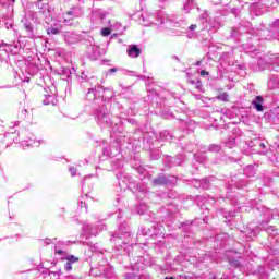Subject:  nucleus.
Masks as SVG:
<instances>
[{
    "label": "nucleus",
    "instance_id": "f257e3e1",
    "mask_svg": "<svg viewBox=\"0 0 279 279\" xmlns=\"http://www.w3.org/2000/svg\"><path fill=\"white\" fill-rule=\"evenodd\" d=\"M96 121L100 128H106V125H110V123H112L110 120V113H108L106 106H101L96 110Z\"/></svg>",
    "mask_w": 279,
    "mask_h": 279
},
{
    "label": "nucleus",
    "instance_id": "f03ea898",
    "mask_svg": "<svg viewBox=\"0 0 279 279\" xmlns=\"http://www.w3.org/2000/svg\"><path fill=\"white\" fill-rule=\"evenodd\" d=\"M175 182H178V179L174 175L159 174L151 181V184L153 186H169V184H175Z\"/></svg>",
    "mask_w": 279,
    "mask_h": 279
},
{
    "label": "nucleus",
    "instance_id": "7ed1b4c3",
    "mask_svg": "<svg viewBox=\"0 0 279 279\" xmlns=\"http://www.w3.org/2000/svg\"><path fill=\"white\" fill-rule=\"evenodd\" d=\"M111 241H113V243H117V245H120L121 241H123L122 243L125 244L128 243L125 242V239H130V231L128 230L126 226L120 227L119 232L111 234Z\"/></svg>",
    "mask_w": 279,
    "mask_h": 279
},
{
    "label": "nucleus",
    "instance_id": "20e7f679",
    "mask_svg": "<svg viewBox=\"0 0 279 279\" xmlns=\"http://www.w3.org/2000/svg\"><path fill=\"white\" fill-rule=\"evenodd\" d=\"M83 14L84 11H82L80 7H74L65 13L63 23H65V25H71L70 22L73 21V19H80V16H83Z\"/></svg>",
    "mask_w": 279,
    "mask_h": 279
},
{
    "label": "nucleus",
    "instance_id": "39448f33",
    "mask_svg": "<svg viewBox=\"0 0 279 279\" xmlns=\"http://www.w3.org/2000/svg\"><path fill=\"white\" fill-rule=\"evenodd\" d=\"M87 51L92 60H97V58L101 57V48L99 46L90 45L88 46Z\"/></svg>",
    "mask_w": 279,
    "mask_h": 279
},
{
    "label": "nucleus",
    "instance_id": "423d86ee",
    "mask_svg": "<svg viewBox=\"0 0 279 279\" xmlns=\"http://www.w3.org/2000/svg\"><path fill=\"white\" fill-rule=\"evenodd\" d=\"M194 186L195 189H203L204 191H208V189H210V178L196 180L194 182Z\"/></svg>",
    "mask_w": 279,
    "mask_h": 279
},
{
    "label": "nucleus",
    "instance_id": "0eeeda50",
    "mask_svg": "<svg viewBox=\"0 0 279 279\" xmlns=\"http://www.w3.org/2000/svg\"><path fill=\"white\" fill-rule=\"evenodd\" d=\"M269 32L275 38V40H279V19L275 20L270 25H269Z\"/></svg>",
    "mask_w": 279,
    "mask_h": 279
},
{
    "label": "nucleus",
    "instance_id": "6e6552de",
    "mask_svg": "<svg viewBox=\"0 0 279 279\" xmlns=\"http://www.w3.org/2000/svg\"><path fill=\"white\" fill-rule=\"evenodd\" d=\"M154 231L147 227H142L140 232L142 234H145L146 236H158L160 234V229L158 227L153 226Z\"/></svg>",
    "mask_w": 279,
    "mask_h": 279
},
{
    "label": "nucleus",
    "instance_id": "1a4fd4ad",
    "mask_svg": "<svg viewBox=\"0 0 279 279\" xmlns=\"http://www.w3.org/2000/svg\"><path fill=\"white\" fill-rule=\"evenodd\" d=\"M126 53L130 58H138V56H141V50L138 46L133 45L128 47Z\"/></svg>",
    "mask_w": 279,
    "mask_h": 279
},
{
    "label": "nucleus",
    "instance_id": "9d476101",
    "mask_svg": "<svg viewBox=\"0 0 279 279\" xmlns=\"http://www.w3.org/2000/svg\"><path fill=\"white\" fill-rule=\"evenodd\" d=\"M24 28L28 34V38H36V32H34V26L32 25V22L25 20Z\"/></svg>",
    "mask_w": 279,
    "mask_h": 279
},
{
    "label": "nucleus",
    "instance_id": "9b49d317",
    "mask_svg": "<svg viewBox=\"0 0 279 279\" xmlns=\"http://www.w3.org/2000/svg\"><path fill=\"white\" fill-rule=\"evenodd\" d=\"M252 105L257 110V112H263V110H265V108L263 107V96H256Z\"/></svg>",
    "mask_w": 279,
    "mask_h": 279
},
{
    "label": "nucleus",
    "instance_id": "f8f14e48",
    "mask_svg": "<svg viewBox=\"0 0 279 279\" xmlns=\"http://www.w3.org/2000/svg\"><path fill=\"white\" fill-rule=\"evenodd\" d=\"M47 34L49 36H58V34H62V24L59 22V28L56 26H50L47 28Z\"/></svg>",
    "mask_w": 279,
    "mask_h": 279
},
{
    "label": "nucleus",
    "instance_id": "ddd939ff",
    "mask_svg": "<svg viewBox=\"0 0 279 279\" xmlns=\"http://www.w3.org/2000/svg\"><path fill=\"white\" fill-rule=\"evenodd\" d=\"M59 75H61V77H63V80H71V75H72L71 69L60 68Z\"/></svg>",
    "mask_w": 279,
    "mask_h": 279
},
{
    "label": "nucleus",
    "instance_id": "4468645a",
    "mask_svg": "<svg viewBox=\"0 0 279 279\" xmlns=\"http://www.w3.org/2000/svg\"><path fill=\"white\" fill-rule=\"evenodd\" d=\"M114 97V92L110 88H105L102 94V101H110Z\"/></svg>",
    "mask_w": 279,
    "mask_h": 279
},
{
    "label": "nucleus",
    "instance_id": "2eb2a0df",
    "mask_svg": "<svg viewBox=\"0 0 279 279\" xmlns=\"http://www.w3.org/2000/svg\"><path fill=\"white\" fill-rule=\"evenodd\" d=\"M39 12H41L44 16H51V8L49 7V3L41 4Z\"/></svg>",
    "mask_w": 279,
    "mask_h": 279
},
{
    "label": "nucleus",
    "instance_id": "dca6fc26",
    "mask_svg": "<svg viewBox=\"0 0 279 279\" xmlns=\"http://www.w3.org/2000/svg\"><path fill=\"white\" fill-rule=\"evenodd\" d=\"M64 40L68 43V45H75L77 43V38H75V35L66 33L64 35Z\"/></svg>",
    "mask_w": 279,
    "mask_h": 279
},
{
    "label": "nucleus",
    "instance_id": "f3484780",
    "mask_svg": "<svg viewBox=\"0 0 279 279\" xmlns=\"http://www.w3.org/2000/svg\"><path fill=\"white\" fill-rule=\"evenodd\" d=\"M166 213L168 214V217H173V215H178V206L168 205L166 208Z\"/></svg>",
    "mask_w": 279,
    "mask_h": 279
},
{
    "label": "nucleus",
    "instance_id": "a211bd4d",
    "mask_svg": "<svg viewBox=\"0 0 279 279\" xmlns=\"http://www.w3.org/2000/svg\"><path fill=\"white\" fill-rule=\"evenodd\" d=\"M44 106H56V97L48 95L43 100Z\"/></svg>",
    "mask_w": 279,
    "mask_h": 279
},
{
    "label": "nucleus",
    "instance_id": "6ab92c4d",
    "mask_svg": "<svg viewBox=\"0 0 279 279\" xmlns=\"http://www.w3.org/2000/svg\"><path fill=\"white\" fill-rule=\"evenodd\" d=\"M96 97H97V90L93 88L88 89L86 94L87 101H95Z\"/></svg>",
    "mask_w": 279,
    "mask_h": 279
},
{
    "label": "nucleus",
    "instance_id": "aec40b11",
    "mask_svg": "<svg viewBox=\"0 0 279 279\" xmlns=\"http://www.w3.org/2000/svg\"><path fill=\"white\" fill-rule=\"evenodd\" d=\"M235 141H236V137L234 136L228 137V140L225 142L226 147H228L229 149H232V147L236 145Z\"/></svg>",
    "mask_w": 279,
    "mask_h": 279
},
{
    "label": "nucleus",
    "instance_id": "412c9836",
    "mask_svg": "<svg viewBox=\"0 0 279 279\" xmlns=\"http://www.w3.org/2000/svg\"><path fill=\"white\" fill-rule=\"evenodd\" d=\"M256 173V170H254V166H247L244 169V175H247V178H254Z\"/></svg>",
    "mask_w": 279,
    "mask_h": 279
},
{
    "label": "nucleus",
    "instance_id": "4be33fe9",
    "mask_svg": "<svg viewBox=\"0 0 279 279\" xmlns=\"http://www.w3.org/2000/svg\"><path fill=\"white\" fill-rule=\"evenodd\" d=\"M192 9H193V0H185L183 4V10H185V13L189 14Z\"/></svg>",
    "mask_w": 279,
    "mask_h": 279
},
{
    "label": "nucleus",
    "instance_id": "5701e85b",
    "mask_svg": "<svg viewBox=\"0 0 279 279\" xmlns=\"http://www.w3.org/2000/svg\"><path fill=\"white\" fill-rule=\"evenodd\" d=\"M216 99H218L219 101H225V102H228L230 100V95H228V93H222V94H219Z\"/></svg>",
    "mask_w": 279,
    "mask_h": 279
},
{
    "label": "nucleus",
    "instance_id": "b1692460",
    "mask_svg": "<svg viewBox=\"0 0 279 279\" xmlns=\"http://www.w3.org/2000/svg\"><path fill=\"white\" fill-rule=\"evenodd\" d=\"M189 84H192L193 86H195L196 90H202V81H199V80H190Z\"/></svg>",
    "mask_w": 279,
    "mask_h": 279
},
{
    "label": "nucleus",
    "instance_id": "393cba45",
    "mask_svg": "<svg viewBox=\"0 0 279 279\" xmlns=\"http://www.w3.org/2000/svg\"><path fill=\"white\" fill-rule=\"evenodd\" d=\"M208 151H214V153L218 154V151H221V145L210 144L208 147Z\"/></svg>",
    "mask_w": 279,
    "mask_h": 279
},
{
    "label": "nucleus",
    "instance_id": "a878e982",
    "mask_svg": "<svg viewBox=\"0 0 279 279\" xmlns=\"http://www.w3.org/2000/svg\"><path fill=\"white\" fill-rule=\"evenodd\" d=\"M65 260H68L69 263H71L73 265V263H78L80 262V257H76L74 255H68L65 257Z\"/></svg>",
    "mask_w": 279,
    "mask_h": 279
},
{
    "label": "nucleus",
    "instance_id": "bb28decb",
    "mask_svg": "<svg viewBox=\"0 0 279 279\" xmlns=\"http://www.w3.org/2000/svg\"><path fill=\"white\" fill-rule=\"evenodd\" d=\"M160 136H161V138H173V136L171 135V132H169V131H162L161 133H160Z\"/></svg>",
    "mask_w": 279,
    "mask_h": 279
},
{
    "label": "nucleus",
    "instance_id": "cd10ccee",
    "mask_svg": "<svg viewBox=\"0 0 279 279\" xmlns=\"http://www.w3.org/2000/svg\"><path fill=\"white\" fill-rule=\"evenodd\" d=\"M147 210V205H141V208L136 210L137 215H145Z\"/></svg>",
    "mask_w": 279,
    "mask_h": 279
},
{
    "label": "nucleus",
    "instance_id": "c85d7f7f",
    "mask_svg": "<svg viewBox=\"0 0 279 279\" xmlns=\"http://www.w3.org/2000/svg\"><path fill=\"white\" fill-rule=\"evenodd\" d=\"M239 28L231 29V38H239Z\"/></svg>",
    "mask_w": 279,
    "mask_h": 279
},
{
    "label": "nucleus",
    "instance_id": "c756f323",
    "mask_svg": "<svg viewBox=\"0 0 279 279\" xmlns=\"http://www.w3.org/2000/svg\"><path fill=\"white\" fill-rule=\"evenodd\" d=\"M234 178L235 179H232V182L234 183L236 189H241V187L245 186V183H239V181H236V177H234Z\"/></svg>",
    "mask_w": 279,
    "mask_h": 279
},
{
    "label": "nucleus",
    "instance_id": "7c9ffc66",
    "mask_svg": "<svg viewBox=\"0 0 279 279\" xmlns=\"http://www.w3.org/2000/svg\"><path fill=\"white\" fill-rule=\"evenodd\" d=\"M64 269H65V271H71L73 269V264H71V262L66 260V263L64 265Z\"/></svg>",
    "mask_w": 279,
    "mask_h": 279
},
{
    "label": "nucleus",
    "instance_id": "2f4dec72",
    "mask_svg": "<svg viewBox=\"0 0 279 279\" xmlns=\"http://www.w3.org/2000/svg\"><path fill=\"white\" fill-rule=\"evenodd\" d=\"M111 32H110V28L108 27H105L101 29V35L102 36H110Z\"/></svg>",
    "mask_w": 279,
    "mask_h": 279
},
{
    "label": "nucleus",
    "instance_id": "473e14b6",
    "mask_svg": "<svg viewBox=\"0 0 279 279\" xmlns=\"http://www.w3.org/2000/svg\"><path fill=\"white\" fill-rule=\"evenodd\" d=\"M69 171L72 178H75V175H77V169L75 167H70Z\"/></svg>",
    "mask_w": 279,
    "mask_h": 279
},
{
    "label": "nucleus",
    "instance_id": "72a5a7b5",
    "mask_svg": "<svg viewBox=\"0 0 279 279\" xmlns=\"http://www.w3.org/2000/svg\"><path fill=\"white\" fill-rule=\"evenodd\" d=\"M221 27V24L219 22H215L214 24H211V28L214 29V32H217V29H219Z\"/></svg>",
    "mask_w": 279,
    "mask_h": 279
},
{
    "label": "nucleus",
    "instance_id": "f704fd0d",
    "mask_svg": "<svg viewBox=\"0 0 279 279\" xmlns=\"http://www.w3.org/2000/svg\"><path fill=\"white\" fill-rule=\"evenodd\" d=\"M230 263L232 264V265H234V267H241V263H239L238 260H232V259H230Z\"/></svg>",
    "mask_w": 279,
    "mask_h": 279
},
{
    "label": "nucleus",
    "instance_id": "c9c22d12",
    "mask_svg": "<svg viewBox=\"0 0 279 279\" xmlns=\"http://www.w3.org/2000/svg\"><path fill=\"white\" fill-rule=\"evenodd\" d=\"M190 32H195V29H197V24H192L189 27Z\"/></svg>",
    "mask_w": 279,
    "mask_h": 279
},
{
    "label": "nucleus",
    "instance_id": "e433bc0d",
    "mask_svg": "<svg viewBox=\"0 0 279 279\" xmlns=\"http://www.w3.org/2000/svg\"><path fill=\"white\" fill-rule=\"evenodd\" d=\"M199 20H201V22H202L203 25H204V23H206V14H202V15L199 16Z\"/></svg>",
    "mask_w": 279,
    "mask_h": 279
},
{
    "label": "nucleus",
    "instance_id": "4c0bfd02",
    "mask_svg": "<svg viewBox=\"0 0 279 279\" xmlns=\"http://www.w3.org/2000/svg\"><path fill=\"white\" fill-rule=\"evenodd\" d=\"M51 274H52V276H61V270H59V271H50L49 276H51Z\"/></svg>",
    "mask_w": 279,
    "mask_h": 279
},
{
    "label": "nucleus",
    "instance_id": "58836bf2",
    "mask_svg": "<svg viewBox=\"0 0 279 279\" xmlns=\"http://www.w3.org/2000/svg\"><path fill=\"white\" fill-rule=\"evenodd\" d=\"M225 217L228 218V217H234V214H232V211H228V213H225Z\"/></svg>",
    "mask_w": 279,
    "mask_h": 279
},
{
    "label": "nucleus",
    "instance_id": "ea45409f",
    "mask_svg": "<svg viewBox=\"0 0 279 279\" xmlns=\"http://www.w3.org/2000/svg\"><path fill=\"white\" fill-rule=\"evenodd\" d=\"M150 158H151L153 160H158V158H160V154H157L156 156L150 155Z\"/></svg>",
    "mask_w": 279,
    "mask_h": 279
},
{
    "label": "nucleus",
    "instance_id": "a19ab883",
    "mask_svg": "<svg viewBox=\"0 0 279 279\" xmlns=\"http://www.w3.org/2000/svg\"><path fill=\"white\" fill-rule=\"evenodd\" d=\"M137 191H140L141 193H143V191H145V186H143V185H137Z\"/></svg>",
    "mask_w": 279,
    "mask_h": 279
},
{
    "label": "nucleus",
    "instance_id": "79ce46f5",
    "mask_svg": "<svg viewBox=\"0 0 279 279\" xmlns=\"http://www.w3.org/2000/svg\"><path fill=\"white\" fill-rule=\"evenodd\" d=\"M44 243L46 245H50L51 244V239L47 238L46 240H44Z\"/></svg>",
    "mask_w": 279,
    "mask_h": 279
},
{
    "label": "nucleus",
    "instance_id": "37998d69",
    "mask_svg": "<svg viewBox=\"0 0 279 279\" xmlns=\"http://www.w3.org/2000/svg\"><path fill=\"white\" fill-rule=\"evenodd\" d=\"M108 73H117V68L109 69Z\"/></svg>",
    "mask_w": 279,
    "mask_h": 279
},
{
    "label": "nucleus",
    "instance_id": "c03bdc74",
    "mask_svg": "<svg viewBox=\"0 0 279 279\" xmlns=\"http://www.w3.org/2000/svg\"><path fill=\"white\" fill-rule=\"evenodd\" d=\"M56 254L62 255V254H64V251H62V250H57V251H56Z\"/></svg>",
    "mask_w": 279,
    "mask_h": 279
},
{
    "label": "nucleus",
    "instance_id": "a18cd8bd",
    "mask_svg": "<svg viewBox=\"0 0 279 279\" xmlns=\"http://www.w3.org/2000/svg\"><path fill=\"white\" fill-rule=\"evenodd\" d=\"M126 278H128V279L134 278V274H126Z\"/></svg>",
    "mask_w": 279,
    "mask_h": 279
},
{
    "label": "nucleus",
    "instance_id": "49530a36",
    "mask_svg": "<svg viewBox=\"0 0 279 279\" xmlns=\"http://www.w3.org/2000/svg\"><path fill=\"white\" fill-rule=\"evenodd\" d=\"M195 36V33L189 34L187 38H193Z\"/></svg>",
    "mask_w": 279,
    "mask_h": 279
},
{
    "label": "nucleus",
    "instance_id": "de8ad7c7",
    "mask_svg": "<svg viewBox=\"0 0 279 279\" xmlns=\"http://www.w3.org/2000/svg\"><path fill=\"white\" fill-rule=\"evenodd\" d=\"M201 75H208V72H206V71H201Z\"/></svg>",
    "mask_w": 279,
    "mask_h": 279
},
{
    "label": "nucleus",
    "instance_id": "09e8293b",
    "mask_svg": "<svg viewBox=\"0 0 279 279\" xmlns=\"http://www.w3.org/2000/svg\"><path fill=\"white\" fill-rule=\"evenodd\" d=\"M259 147H262V149H265V143H260Z\"/></svg>",
    "mask_w": 279,
    "mask_h": 279
},
{
    "label": "nucleus",
    "instance_id": "8fccbe9b",
    "mask_svg": "<svg viewBox=\"0 0 279 279\" xmlns=\"http://www.w3.org/2000/svg\"><path fill=\"white\" fill-rule=\"evenodd\" d=\"M195 99H202V95H195Z\"/></svg>",
    "mask_w": 279,
    "mask_h": 279
},
{
    "label": "nucleus",
    "instance_id": "3c124183",
    "mask_svg": "<svg viewBox=\"0 0 279 279\" xmlns=\"http://www.w3.org/2000/svg\"><path fill=\"white\" fill-rule=\"evenodd\" d=\"M24 117H27V109L23 111Z\"/></svg>",
    "mask_w": 279,
    "mask_h": 279
},
{
    "label": "nucleus",
    "instance_id": "603ef678",
    "mask_svg": "<svg viewBox=\"0 0 279 279\" xmlns=\"http://www.w3.org/2000/svg\"><path fill=\"white\" fill-rule=\"evenodd\" d=\"M201 64H202V61L196 62V66H201Z\"/></svg>",
    "mask_w": 279,
    "mask_h": 279
},
{
    "label": "nucleus",
    "instance_id": "864d4df0",
    "mask_svg": "<svg viewBox=\"0 0 279 279\" xmlns=\"http://www.w3.org/2000/svg\"><path fill=\"white\" fill-rule=\"evenodd\" d=\"M165 279H175V277H166Z\"/></svg>",
    "mask_w": 279,
    "mask_h": 279
},
{
    "label": "nucleus",
    "instance_id": "5fc2aeb1",
    "mask_svg": "<svg viewBox=\"0 0 279 279\" xmlns=\"http://www.w3.org/2000/svg\"><path fill=\"white\" fill-rule=\"evenodd\" d=\"M173 163H174V165H180V162H179V161H175V160L173 161Z\"/></svg>",
    "mask_w": 279,
    "mask_h": 279
},
{
    "label": "nucleus",
    "instance_id": "6e6d98bb",
    "mask_svg": "<svg viewBox=\"0 0 279 279\" xmlns=\"http://www.w3.org/2000/svg\"><path fill=\"white\" fill-rule=\"evenodd\" d=\"M40 1H43V0H38V5H40Z\"/></svg>",
    "mask_w": 279,
    "mask_h": 279
},
{
    "label": "nucleus",
    "instance_id": "4d7b16f0",
    "mask_svg": "<svg viewBox=\"0 0 279 279\" xmlns=\"http://www.w3.org/2000/svg\"><path fill=\"white\" fill-rule=\"evenodd\" d=\"M182 122L186 124V122H184V120H182Z\"/></svg>",
    "mask_w": 279,
    "mask_h": 279
},
{
    "label": "nucleus",
    "instance_id": "13d9d810",
    "mask_svg": "<svg viewBox=\"0 0 279 279\" xmlns=\"http://www.w3.org/2000/svg\"><path fill=\"white\" fill-rule=\"evenodd\" d=\"M277 1V3H279V0H276Z\"/></svg>",
    "mask_w": 279,
    "mask_h": 279
}]
</instances>
